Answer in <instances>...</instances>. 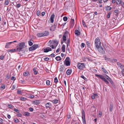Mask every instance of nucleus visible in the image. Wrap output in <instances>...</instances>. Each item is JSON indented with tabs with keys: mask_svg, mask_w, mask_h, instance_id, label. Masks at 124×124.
<instances>
[{
	"mask_svg": "<svg viewBox=\"0 0 124 124\" xmlns=\"http://www.w3.org/2000/svg\"><path fill=\"white\" fill-rule=\"evenodd\" d=\"M25 46V43L24 42H22L18 45L16 47V50L19 51H20Z\"/></svg>",
	"mask_w": 124,
	"mask_h": 124,
	"instance_id": "1",
	"label": "nucleus"
},
{
	"mask_svg": "<svg viewBox=\"0 0 124 124\" xmlns=\"http://www.w3.org/2000/svg\"><path fill=\"white\" fill-rule=\"evenodd\" d=\"M95 44L97 48H100L101 46V42L98 37H97L95 40Z\"/></svg>",
	"mask_w": 124,
	"mask_h": 124,
	"instance_id": "2",
	"label": "nucleus"
},
{
	"mask_svg": "<svg viewBox=\"0 0 124 124\" xmlns=\"http://www.w3.org/2000/svg\"><path fill=\"white\" fill-rule=\"evenodd\" d=\"M49 34V32L47 31H45L42 32L38 33L37 34V35L38 37H41L47 36Z\"/></svg>",
	"mask_w": 124,
	"mask_h": 124,
	"instance_id": "3",
	"label": "nucleus"
},
{
	"mask_svg": "<svg viewBox=\"0 0 124 124\" xmlns=\"http://www.w3.org/2000/svg\"><path fill=\"white\" fill-rule=\"evenodd\" d=\"M95 76L97 77H99L101 79H102L104 82H106V84H108L109 83V82L107 80V79L104 78L103 76L101 75H99L97 74H95Z\"/></svg>",
	"mask_w": 124,
	"mask_h": 124,
	"instance_id": "4",
	"label": "nucleus"
},
{
	"mask_svg": "<svg viewBox=\"0 0 124 124\" xmlns=\"http://www.w3.org/2000/svg\"><path fill=\"white\" fill-rule=\"evenodd\" d=\"M64 64L66 66H69L70 65V59L69 57H67L64 62Z\"/></svg>",
	"mask_w": 124,
	"mask_h": 124,
	"instance_id": "5",
	"label": "nucleus"
},
{
	"mask_svg": "<svg viewBox=\"0 0 124 124\" xmlns=\"http://www.w3.org/2000/svg\"><path fill=\"white\" fill-rule=\"evenodd\" d=\"M82 119L83 124H86L85 119V112L83 109L82 110Z\"/></svg>",
	"mask_w": 124,
	"mask_h": 124,
	"instance_id": "6",
	"label": "nucleus"
},
{
	"mask_svg": "<svg viewBox=\"0 0 124 124\" xmlns=\"http://www.w3.org/2000/svg\"><path fill=\"white\" fill-rule=\"evenodd\" d=\"M39 47V45L37 44H34L32 46L30 47L29 49V51H31L35 50Z\"/></svg>",
	"mask_w": 124,
	"mask_h": 124,
	"instance_id": "7",
	"label": "nucleus"
},
{
	"mask_svg": "<svg viewBox=\"0 0 124 124\" xmlns=\"http://www.w3.org/2000/svg\"><path fill=\"white\" fill-rule=\"evenodd\" d=\"M39 47V45L37 44H34L32 46L30 47L29 49V51H31L35 50Z\"/></svg>",
	"mask_w": 124,
	"mask_h": 124,
	"instance_id": "8",
	"label": "nucleus"
},
{
	"mask_svg": "<svg viewBox=\"0 0 124 124\" xmlns=\"http://www.w3.org/2000/svg\"><path fill=\"white\" fill-rule=\"evenodd\" d=\"M84 63H79L78 64V68L80 70H82L85 67Z\"/></svg>",
	"mask_w": 124,
	"mask_h": 124,
	"instance_id": "9",
	"label": "nucleus"
},
{
	"mask_svg": "<svg viewBox=\"0 0 124 124\" xmlns=\"http://www.w3.org/2000/svg\"><path fill=\"white\" fill-rule=\"evenodd\" d=\"M68 34V32L67 31H66L64 32L62 36V40L64 42H65L66 40V36Z\"/></svg>",
	"mask_w": 124,
	"mask_h": 124,
	"instance_id": "10",
	"label": "nucleus"
},
{
	"mask_svg": "<svg viewBox=\"0 0 124 124\" xmlns=\"http://www.w3.org/2000/svg\"><path fill=\"white\" fill-rule=\"evenodd\" d=\"M98 49L99 51L101 53L104 54L105 53V49L101 46L100 47V48H97Z\"/></svg>",
	"mask_w": 124,
	"mask_h": 124,
	"instance_id": "11",
	"label": "nucleus"
},
{
	"mask_svg": "<svg viewBox=\"0 0 124 124\" xmlns=\"http://www.w3.org/2000/svg\"><path fill=\"white\" fill-rule=\"evenodd\" d=\"M44 52L45 53H47L49 51H52L51 49L49 47H47L46 48L43 49Z\"/></svg>",
	"mask_w": 124,
	"mask_h": 124,
	"instance_id": "12",
	"label": "nucleus"
},
{
	"mask_svg": "<svg viewBox=\"0 0 124 124\" xmlns=\"http://www.w3.org/2000/svg\"><path fill=\"white\" fill-rule=\"evenodd\" d=\"M15 45L14 43L12 42H8V48L12 47H13Z\"/></svg>",
	"mask_w": 124,
	"mask_h": 124,
	"instance_id": "13",
	"label": "nucleus"
},
{
	"mask_svg": "<svg viewBox=\"0 0 124 124\" xmlns=\"http://www.w3.org/2000/svg\"><path fill=\"white\" fill-rule=\"evenodd\" d=\"M10 21L9 22V25L8 24V26H9L10 27H12L14 26V23L13 22L12 19H10Z\"/></svg>",
	"mask_w": 124,
	"mask_h": 124,
	"instance_id": "14",
	"label": "nucleus"
},
{
	"mask_svg": "<svg viewBox=\"0 0 124 124\" xmlns=\"http://www.w3.org/2000/svg\"><path fill=\"white\" fill-rule=\"evenodd\" d=\"M13 15L10 12V10L8 11V18L9 19H11L13 20V18H12Z\"/></svg>",
	"mask_w": 124,
	"mask_h": 124,
	"instance_id": "15",
	"label": "nucleus"
},
{
	"mask_svg": "<svg viewBox=\"0 0 124 124\" xmlns=\"http://www.w3.org/2000/svg\"><path fill=\"white\" fill-rule=\"evenodd\" d=\"M113 104L112 102H110L109 106V110L110 112H111L112 111Z\"/></svg>",
	"mask_w": 124,
	"mask_h": 124,
	"instance_id": "16",
	"label": "nucleus"
},
{
	"mask_svg": "<svg viewBox=\"0 0 124 124\" xmlns=\"http://www.w3.org/2000/svg\"><path fill=\"white\" fill-rule=\"evenodd\" d=\"M105 10L106 11H109L110 10L112 9V8L110 7L109 6L107 5L105 6Z\"/></svg>",
	"mask_w": 124,
	"mask_h": 124,
	"instance_id": "17",
	"label": "nucleus"
},
{
	"mask_svg": "<svg viewBox=\"0 0 124 124\" xmlns=\"http://www.w3.org/2000/svg\"><path fill=\"white\" fill-rule=\"evenodd\" d=\"M45 106L46 108H50L52 106V104L50 102H48L45 104Z\"/></svg>",
	"mask_w": 124,
	"mask_h": 124,
	"instance_id": "18",
	"label": "nucleus"
},
{
	"mask_svg": "<svg viewBox=\"0 0 124 124\" xmlns=\"http://www.w3.org/2000/svg\"><path fill=\"white\" fill-rule=\"evenodd\" d=\"M34 42L33 40L32 39H30L28 43L29 45L30 46H32L33 44V43Z\"/></svg>",
	"mask_w": 124,
	"mask_h": 124,
	"instance_id": "19",
	"label": "nucleus"
},
{
	"mask_svg": "<svg viewBox=\"0 0 124 124\" xmlns=\"http://www.w3.org/2000/svg\"><path fill=\"white\" fill-rule=\"evenodd\" d=\"M74 19H71V20L70 22V26H72V27H73L74 25Z\"/></svg>",
	"mask_w": 124,
	"mask_h": 124,
	"instance_id": "20",
	"label": "nucleus"
},
{
	"mask_svg": "<svg viewBox=\"0 0 124 124\" xmlns=\"http://www.w3.org/2000/svg\"><path fill=\"white\" fill-rule=\"evenodd\" d=\"M74 33L77 36H79L80 35V32L78 30H75Z\"/></svg>",
	"mask_w": 124,
	"mask_h": 124,
	"instance_id": "21",
	"label": "nucleus"
},
{
	"mask_svg": "<svg viewBox=\"0 0 124 124\" xmlns=\"http://www.w3.org/2000/svg\"><path fill=\"white\" fill-rule=\"evenodd\" d=\"M23 115L25 116H30V113L27 112H24Z\"/></svg>",
	"mask_w": 124,
	"mask_h": 124,
	"instance_id": "22",
	"label": "nucleus"
},
{
	"mask_svg": "<svg viewBox=\"0 0 124 124\" xmlns=\"http://www.w3.org/2000/svg\"><path fill=\"white\" fill-rule=\"evenodd\" d=\"M65 46L63 44L62 46V51L63 52H64L65 51Z\"/></svg>",
	"mask_w": 124,
	"mask_h": 124,
	"instance_id": "23",
	"label": "nucleus"
},
{
	"mask_svg": "<svg viewBox=\"0 0 124 124\" xmlns=\"http://www.w3.org/2000/svg\"><path fill=\"white\" fill-rule=\"evenodd\" d=\"M71 73V70L68 69L66 71V73L67 75H70Z\"/></svg>",
	"mask_w": 124,
	"mask_h": 124,
	"instance_id": "24",
	"label": "nucleus"
},
{
	"mask_svg": "<svg viewBox=\"0 0 124 124\" xmlns=\"http://www.w3.org/2000/svg\"><path fill=\"white\" fill-rule=\"evenodd\" d=\"M36 68H34L33 69V71L34 72V74L35 75H37V74L38 71H37L36 70Z\"/></svg>",
	"mask_w": 124,
	"mask_h": 124,
	"instance_id": "25",
	"label": "nucleus"
},
{
	"mask_svg": "<svg viewBox=\"0 0 124 124\" xmlns=\"http://www.w3.org/2000/svg\"><path fill=\"white\" fill-rule=\"evenodd\" d=\"M40 102L39 101H33V104L35 105H37L39 104Z\"/></svg>",
	"mask_w": 124,
	"mask_h": 124,
	"instance_id": "26",
	"label": "nucleus"
},
{
	"mask_svg": "<svg viewBox=\"0 0 124 124\" xmlns=\"http://www.w3.org/2000/svg\"><path fill=\"white\" fill-rule=\"evenodd\" d=\"M16 49H12L11 50L8 49V52H15L16 51H17L16 50Z\"/></svg>",
	"mask_w": 124,
	"mask_h": 124,
	"instance_id": "27",
	"label": "nucleus"
},
{
	"mask_svg": "<svg viewBox=\"0 0 124 124\" xmlns=\"http://www.w3.org/2000/svg\"><path fill=\"white\" fill-rule=\"evenodd\" d=\"M55 59L57 61H60L61 60V57L59 56L56 57Z\"/></svg>",
	"mask_w": 124,
	"mask_h": 124,
	"instance_id": "28",
	"label": "nucleus"
},
{
	"mask_svg": "<svg viewBox=\"0 0 124 124\" xmlns=\"http://www.w3.org/2000/svg\"><path fill=\"white\" fill-rule=\"evenodd\" d=\"M114 12L116 13L117 14L116 16H118L119 15V11L118 10H116L114 11Z\"/></svg>",
	"mask_w": 124,
	"mask_h": 124,
	"instance_id": "29",
	"label": "nucleus"
},
{
	"mask_svg": "<svg viewBox=\"0 0 124 124\" xmlns=\"http://www.w3.org/2000/svg\"><path fill=\"white\" fill-rule=\"evenodd\" d=\"M103 57L105 58V60L107 61H109L110 60V58H108L105 55H104Z\"/></svg>",
	"mask_w": 124,
	"mask_h": 124,
	"instance_id": "30",
	"label": "nucleus"
},
{
	"mask_svg": "<svg viewBox=\"0 0 124 124\" xmlns=\"http://www.w3.org/2000/svg\"><path fill=\"white\" fill-rule=\"evenodd\" d=\"M29 74V73L28 72V71H26L24 72L23 74V75L25 76H26L28 75Z\"/></svg>",
	"mask_w": 124,
	"mask_h": 124,
	"instance_id": "31",
	"label": "nucleus"
},
{
	"mask_svg": "<svg viewBox=\"0 0 124 124\" xmlns=\"http://www.w3.org/2000/svg\"><path fill=\"white\" fill-rule=\"evenodd\" d=\"M102 71L104 72L106 74H108V71L106 70V69H104V68H102Z\"/></svg>",
	"mask_w": 124,
	"mask_h": 124,
	"instance_id": "32",
	"label": "nucleus"
},
{
	"mask_svg": "<svg viewBox=\"0 0 124 124\" xmlns=\"http://www.w3.org/2000/svg\"><path fill=\"white\" fill-rule=\"evenodd\" d=\"M53 42L54 43H55L56 44V47L58 45L59 41H58L57 40L54 39L53 41Z\"/></svg>",
	"mask_w": 124,
	"mask_h": 124,
	"instance_id": "33",
	"label": "nucleus"
},
{
	"mask_svg": "<svg viewBox=\"0 0 124 124\" xmlns=\"http://www.w3.org/2000/svg\"><path fill=\"white\" fill-rule=\"evenodd\" d=\"M110 82L111 84L113 85L114 84V83L112 80L110 78H109L108 80Z\"/></svg>",
	"mask_w": 124,
	"mask_h": 124,
	"instance_id": "34",
	"label": "nucleus"
},
{
	"mask_svg": "<svg viewBox=\"0 0 124 124\" xmlns=\"http://www.w3.org/2000/svg\"><path fill=\"white\" fill-rule=\"evenodd\" d=\"M80 77L81 78H83V79H84V80H85V81H87V79L83 75H81L80 76Z\"/></svg>",
	"mask_w": 124,
	"mask_h": 124,
	"instance_id": "35",
	"label": "nucleus"
},
{
	"mask_svg": "<svg viewBox=\"0 0 124 124\" xmlns=\"http://www.w3.org/2000/svg\"><path fill=\"white\" fill-rule=\"evenodd\" d=\"M14 107V106L12 105L11 104H8V108L12 109Z\"/></svg>",
	"mask_w": 124,
	"mask_h": 124,
	"instance_id": "36",
	"label": "nucleus"
},
{
	"mask_svg": "<svg viewBox=\"0 0 124 124\" xmlns=\"http://www.w3.org/2000/svg\"><path fill=\"white\" fill-rule=\"evenodd\" d=\"M111 12L110 11L107 14V18H109L110 17V15L111 14Z\"/></svg>",
	"mask_w": 124,
	"mask_h": 124,
	"instance_id": "37",
	"label": "nucleus"
},
{
	"mask_svg": "<svg viewBox=\"0 0 124 124\" xmlns=\"http://www.w3.org/2000/svg\"><path fill=\"white\" fill-rule=\"evenodd\" d=\"M86 44L87 46V47H88L89 48L90 46V44L89 42V41H87L86 42Z\"/></svg>",
	"mask_w": 124,
	"mask_h": 124,
	"instance_id": "38",
	"label": "nucleus"
},
{
	"mask_svg": "<svg viewBox=\"0 0 124 124\" xmlns=\"http://www.w3.org/2000/svg\"><path fill=\"white\" fill-rule=\"evenodd\" d=\"M20 100L22 101H25L26 100V98L25 97H21L20 98Z\"/></svg>",
	"mask_w": 124,
	"mask_h": 124,
	"instance_id": "39",
	"label": "nucleus"
},
{
	"mask_svg": "<svg viewBox=\"0 0 124 124\" xmlns=\"http://www.w3.org/2000/svg\"><path fill=\"white\" fill-rule=\"evenodd\" d=\"M82 24L84 27H87V26L86 25L85 23L84 20L82 21Z\"/></svg>",
	"mask_w": 124,
	"mask_h": 124,
	"instance_id": "40",
	"label": "nucleus"
},
{
	"mask_svg": "<svg viewBox=\"0 0 124 124\" xmlns=\"http://www.w3.org/2000/svg\"><path fill=\"white\" fill-rule=\"evenodd\" d=\"M58 101V100H54L53 101V103L56 104L57 103Z\"/></svg>",
	"mask_w": 124,
	"mask_h": 124,
	"instance_id": "41",
	"label": "nucleus"
},
{
	"mask_svg": "<svg viewBox=\"0 0 124 124\" xmlns=\"http://www.w3.org/2000/svg\"><path fill=\"white\" fill-rule=\"evenodd\" d=\"M63 19L64 21H67L68 18L67 16H65L63 17Z\"/></svg>",
	"mask_w": 124,
	"mask_h": 124,
	"instance_id": "42",
	"label": "nucleus"
},
{
	"mask_svg": "<svg viewBox=\"0 0 124 124\" xmlns=\"http://www.w3.org/2000/svg\"><path fill=\"white\" fill-rule=\"evenodd\" d=\"M120 1H122L121 0H117L116 3L117 5H119L121 4L120 3Z\"/></svg>",
	"mask_w": 124,
	"mask_h": 124,
	"instance_id": "43",
	"label": "nucleus"
},
{
	"mask_svg": "<svg viewBox=\"0 0 124 124\" xmlns=\"http://www.w3.org/2000/svg\"><path fill=\"white\" fill-rule=\"evenodd\" d=\"M120 4L124 8V3L123 1H120Z\"/></svg>",
	"mask_w": 124,
	"mask_h": 124,
	"instance_id": "44",
	"label": "nucleus"
},
{
	"mask_svg": "<svg viewBox=\"0 0 124 124\" xmlns=\"http://www.w3.org/2000/svg\"><path fill=\"white\" fill-rule=\"evenodd\" d=\"M40 12L39 10H38L37 12V15L39 16L40 14Z\"/></svg>",
	"mask_w": 124,
	"mask_h": 124,
	"instance_id": "45",
	"label": "nucleus"
},
{
	"mask_svg": "<svg viewBox=\"0 0 124 124\" xmlns=\"http://www.w3.org/2000/svg\"><path fill=\"white\" fill-rule=\"evenodd\" d=\"M57 26V24H54L53 26L54 27L53 29V31L55 30V29L56 28V27Z\"/></svg>",
	"mask_w": 124,
	"mask_h": 124,
	"instance_id": "46",
	"label": "nucleus"
},
{
	"mask_svg": "<svg viewBox=\"0 0 124 124\" xmlns=\"http://www.w3.org/2000/svg\"><path fill=\"white\" fill-rule=\"evenodd\" d=\"M46 83L47 85H50V81H49V80H47L46 81Z\"/></svg>",
	"mask_w": 124,
	"mask_h": 124,
	"instance_id": "47",
	"label": "nucleus"
},
{
	"mask_svg": "<svg viewBox=\"0 0 124 124\" xmlns=\"http://www.w3.org/2000/svg\"><path fill=\"white\" fill-rule=\"evenodd\" d=\"M117 65L118 66H119L121 68L122 66H123L119 62H117Z\"/></svg>",
	"mask_w": 124,
	"mask_h": 124,
	"instance_id": "48",
	"label": "nucleus"
},
{
	"mask_svg": "<svg viewBox=\"0 0 124 124\" xmlns=\"http://www.w3.org/2000/svg\"><path fill=\"white\" fill-rule=\"evenodd\" d=\"M61 88H62L63 89V88L62 87H59V88L58 89V90H59V92H62V93L63 92V91H62V90Z\"/></svg>",
	"mask_w": 124,
	"mask_h": 124,
	"instance_id": "49",
	"label": "nucleus"
},
{
	"mask_svg": "<svg viewBox=\"0 0 124 124\" xmlns=\"http://www.w3.org/2000/svg\"><path fill=\"white\" fill-rule=\"evenodd\" d=\"M58 81V80L57 78L56 77H55L54 79V82L55 83H57Z\"/></svg>",
	"mask_w": 124,
	"mask_h": 124,
	"instance_id": "50",
	"label": "nucleus"
},
{
	"mask_svg": "<svg viewBox=\"0 0 124 124\" xmlns=\"http://www.w3.org/2000/svg\"><path fill=\"white\" fill-rule=\"evenodd\" d=\"M50 56L51 57H54L55 56V55L54 54L52 53L50 55L48 56Z\"/></svg>",
	"mask_w": 124,
	"mask_h": 124,
	"instance_id": "51",
	"label": "nucleus"
},
{
	"mask_svg": "<svg viewBox=\"0 0 124 124\" xmlns=\"http://www.w3.org/2000/svg\"><path fill=\"white\" fill-rule=\"evenodd\" d=\"M44 60L46 61H48L49 60V58L48 57H46L44 58Z\"/></svg>",
	"mask_w": 124,
	"mask_h": 124,
	"instance_id": "52",
	"label": "nucleus"
},
{
	"mask_svg": "<svg viewBox=\"0 0 124 124\" xmlns=\"http://www.w3.org/2000/svg\"><path fill=\"white\" fill-rule=\"evenodd\" d=\"M14 111H15L16 112H17L18 113H19V111L16 108H14Z\"/></svg>",
	"mask_w": 124,
	"mask_h": 124,
	"instance_id": "53",
	"label": "nucleus"
},
{
	"mask_svg": "<svg viewBox=\"0 0 124 124\" xmlns=\"http://www.w3.org/2000/svg\"><path fill=\"white\" fill-rule=\"evenodd\" d=\"M16 116L19 117H21L22 116V115L20 113H18L17 114Z\"/></svg>",
	"mask_w": 124,
	"mask_h": 124,
	"instance_id": "54",
	"label": "nucleus"
},
{
	"mask_svg": "<svg viewBox=\"0 0 124 124\" xmlns=\"http://www.w3.org/2000/svg\"><path fill=\"white\" fill-rule=\"evenodd\" d=\"M85 45V44L84 43H82L81 44V47L82 48H83L84 47Z\"/></svg>",
	"mask_w": 124,
	"mask_h": 124,
	"instance_id": "55",
	"label": "nucleus"
},
{
	"mask_svg": "<svg viewBox=\"0 0 124 124\" xmlns=\"http://www.w3.org/2000/svg\"><path fill=\"white\" fill-rule=\"evenodd\" d=\"M48 46H50V47H51L52 48V49H54L55 48H54V46L53 45H48Z\"/></svg>",
	"mask_w": 124,
	"mask_h": 124,
	"instance_id": "56",
	"label": "nucleus"
},
{
	"mask_svg": "<svg viewBox=\"0 0 124 124\" xmlns=\"http://www.w3.org/2000/svg\"><path fill=\"white\" fill-rule=\"evenodd\" d=\"M16 79V78L14 77V76H12V77L11 78V80H14V81Z\"/></svg>",
	"mask_w": 124,
	"mask_h": 124,
	"instance_id": "57",
	"label": "nucleus"
},
{
	"mask_svg": "<svg viewBox=\"0 0 124 124\" xmlns=\"http://www.w3.org/2000/svg\"><path fill=\"white\" fill-rule=\"evenodd\" d=\"M14 121L16 123H18L19 122V120L17 119H14Z\"/></svg>",
	"mask_w": 124,
	"mask_h": 124,
	"instance_id": "58",
	"label": "nucleus"
},
{
	"mask_svg": "<svg viewBox=\"0 0 124 124\" xmlns=\"http://www.w3.org/2000/svg\"><path fill=\"white\" fill-rule=\"evenodd\" d=\"M70 40L69 39H67V42H65L66 43L70 44Z\"/></svg>",
	"mask_w": 124,
	"mask_h": 124,
	"instance_id": "59",
	"label": "nucleus"
},
{
	"mask_svg": "<svg viewBox=\"0 0 124 124\" xmlns=\"http://www.w3.org/2000/svg\"><path fill=\"white\" fill-rule=\"evenodd\" d=\"M55 15L54 14H52L50 17V18H52L54 19V17Z\"/></svg>",
	"mask_w": 124,
	"mask_h": 124,
	"instance_id": "60",
	"label": "nucleus"
},
{
	"mask_svg": "<svg viewBox=\"0 0 124 124\" xmlns=\"http://www.w3.org/2000/svg\"><path fill=\"white\" fill-rule=\"evenodd\" d=\"M17 93L18 94H21L22 92H21V91L18 90L17 91Z\"/></svg>",
	"mask_w": 124,
	"mask_h": 124,
	"instance_id": "61",
	"label": "nucleus"
},
{
	"mask_svg": "<svg viewBox=\"0 0 124 124\" xmlns=\"http://www.w3.org/2000/svg\"><path fill=\"white\" fill-rule=\"evenodd\" d=\"M17 5H16V7L17 8H19L21 6V4H17Z\"/></svg>",
	"mask_w": 124,
	"mask_h": 124,
	"instance_id": "62",
	"label": "nucleus"
},
{
	"mask_svg": "<svg viewBox=\"0 0 124 124\" xmlns=\"http://www.w3.org/2000/svg\"><path fill=\"white\" fill-rule=\"evenodd\" d=\"M105 77L108 80L109 78H110L107 75H106V77Z\"/></svg>",
	"mask_w": 124,
	"mask_h": 124,
	"instance_id": "63",
	"label": "nucleus"
},
{
	"mask_svg": "<svg viewBox=\"0 0 124 124\" xmlns=\"http://www.w3.org/2000/svg\"><path fill=\"white\" fill-rule=\"evenodd\" d=\"M122 75L123 76H124V69H123L121 71Z\"/></svg>",
	"mask_w": 124,
	"mask_h": 124,
	"instance_id": "64",
	"label": "nucleus"
}]
</instances>
